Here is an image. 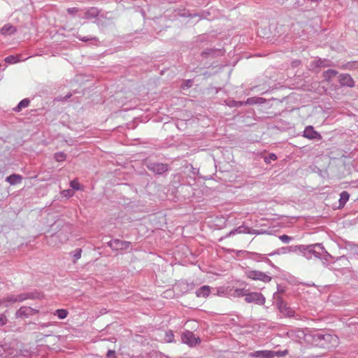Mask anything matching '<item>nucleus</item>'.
Masks as SVG:
<instances>
[{"label": "nucleus", "instance_id": "17", "mask_svg": "<svg viewBox=\"0 0 358 358\" xmlns=\"http://www.w3.org/2000/svg\"><path fill=\"white\" fill-rule=\"evenodd\" d=\"M16 31L17 29L15 27L10 24H6L1 28V33L2 35L4 36H10L12 34H14L16 32Z\"/></svg>", "mask_w": 358, "mask_h": 358}, {"label": "nucleus", "instance_id": "6", "mask_svg": "<svg viewBox=\"0 0 358 358\" xmlns=\"http://www.w3.org/2000/svg\"><path fill=\"white\" fill-rule=\"evenodd\" d=\"M247 289L245 288H227L224 292L218 291L219 294L228 298H239L245 296L246 294Z\"/></svg>", "mask_w": 358, "mask_h": 358}, {"label": "nucleus", "instance_id": "37", "mask_svg": "<svg viewBox=\"0 0 358 358\" xmlns=\"http://www.w3.org/2000/svg\"><path fill=\"white\" fill-rule=\"evenodd\" d=\"M225 102H226V104L231 108L236 107V101H235L234 99H229L226 100Z\"/></svg>", "mask_w": 358, "mask_h": 358}, {"label": "nucleus", "instance_id": "7", "mask_svg": "<svg viewBox=\"0 0 358 358\" xmlns=\"http://www.w3.org/2000/svg\"><path fill=\"white\" fill-rule=\"evenodd\" d=\"M265 231L261 230H256V229H252L251 228H250L249 227L245 225V224H242L234 229H232L227 235V236H234L236 234H256V235H259V234H264Z\"/></svg>", "mask_w": 358, "mask_h": 358}, {"label": "nucleus", "instance_id": "26", "mask_svg": "<svg viewBox=\"0 0 358 358\" xmlns=\"http://www.w3.org/2000/svg\"><path fill=\"white\" fill-rule=\"evenodd\" d=\"M98 10L95 8H92L90 10H87L85 13V17L87 18L94 17L98 15Z\"/></svg>", "mask_w": 358, "mask_h": 358}, {"label": "nucleus", "instance_id": "22", "mask_svg": "<svg viewBox=\"0 0 358 358\" xmlns=\"http://www.w3.org/2000/svg\"><path fill=\"white\" fill-rule=\"evenodd\" d=\"M266 101V99L262 97H250L245 101V105H255V104H262Z\"/></svg>", "mask_w": 358, "mask_h": 358}, {"label": "nucleus", "instance_id": "11", "mask_svg": "<svg viewBox=\"0 0 358 358\" xmlns=\"http://www.w3.org/2000/svg\"><path fill=\"white\" fill-rule=\"evenodd\" d=\"M130 242L121 241L119 239L112 240L108 243V246L112 250H115L128 249L130 246Z\"/></svg>", "mask_w": 358, "mask_h": 358}, {"label": "nucleus", "instance_id": "15", "mask_svg": "<svg viewBox=\"0 0 358 358\" xmlns=\"http://www.w3.org/2000/svg\"><path fill=\"white\" fill-rule=\"evenodd\" d=\"M33 309L30 307L22 306L16 312L17 317H28L32 315Z\"/></svg>", "mask_w": 358, "mask_h": 358}, {"label": "nucleus", "instance_id": "5", "mask_svg": "<svg viewBox=\"0 0 358 358\" xmlns=\"http://www.w3.org/2000/svg\"><path fill=\"white\" fill-rule=\"evenodd\" d=\"M245 301L248 303H254L258 305H264L266 299L261 293L257 292H250L249 289H247Z\"/></svg>", "mask_w": 358, "mask_h": 358}, {"label": "nucleus", "instance_id": "16", "mask_svg": "<svg viewBox=\"0 0 358 358\" xmlns=\"http://www.w3.org/2000/svg\"><path fill=\"white\" fill-rule=\"evenodd\" d=\"M310 332H306L304 330L296 329L294 331H291L287 333L289 337H293L295 336L296 338L301 339L303 338L306 342V336L309 334Z\"/></svg>", "mask_w": 358, "mask_h": 358}, {"label": "nucleus", "instance_id": "18", "mask_svg": "<svg viewBox=\"0 0 358 358\" xmlns=\"http://www.w3.org/2000/svg\"><path fill=\"white\" fill-rule=\"evenodd\" d=\"M22 177L18 174H12L6 178V181L11 185L19 184L22 182Z\"/></svg>", "mask_w": 358, "mask_h": 358}, {"label": "nucleus", "instance_id": "36", "mask_svg": "<svg viewBox=\"0 0 358 358\" xmlns=\"http://www.w3.org/2000/svg\"><path fill=\"white\" fill-rule=\"evenodd\" d=\"M348 69H355L358 68V62H352L347 64Z\"/></svg>", "mask_w": 358, "mask_h": 358}, {"label": "nucleus", "instance_id": "39", "mask_svg": "<svg viewBox=\"0 0 358 358\" xmlns=\"http://www.w3.org/2000/svg\"><path fill=\"white\" fill-rule=\"evenodd\" d=\"M115 352L114 350H109L107 352V357L108 358H115Z\"/></svg>", "mask_w": 358, "mask_h": 358}, {"label": "nucleus", "instance_id": "34", "mask_svg": "<svg viewBox=\"0 0 358 358\" xmlns=\"http://www.w3.org/2000/svg\"><path fill=\"white\" fill-rule=\"evenodd\" d=\"M70 186H71V187L72 189H76V190H79V189H80V183H79L77 180H71V181L70 182Z\"/></svg>", "mask_w": 358, "mask_h": 358}, {"label": "nucleus", "instance_id": "31", "mask_svg": "<svg viewBox=\"0 0 358 358\" xmlns=\"http://www.w3.org/2000/svg\"><path fill=\"white\" fill-rule=\"evenodd\" d=\"M279 239L284 243H289L293 239V238L283 234L279 236Z\"/></svg>", "mask_w": 358, "mask_h": 358}, {"label": "nucleus", "instance_id": "33", "mask_svg": "<svg viewBox=\"0 0 358 358\" xmlns=\"http://www.w3.org/2000/svg\"><path fill=\"white\" fill-rule=\"evenodd\" d=\"M288 353L287 350L283 351H273V357H284Z\"/></svg>", "mask_w": 358, "mask_h": 358}, {"label": "nucleus", "instance_id": "12", "mask_svg": "<svg viewBox=\"0 0 358 358\" xmlns=\"http://www.w3.org/2000/svg\"><path fill=\"white\" fill-rule=\"evenodd\" d=\"M303 136L310 140H320L322 136L316 131L313 126H307L303 134Z\"/></svg>", "mask_w": 358, "mask_h": 358}, {"label": "nucleus", "instance_id": "32", "mask_svg": "<svg viewBox=\"0 0 358 358\" xmlns=\"http://www.w3.org/2000/svg\"><path fill=\"white\" fill-rule=\"evenodd\" d=\"M336 261L341 262V264L343 266H344L345 267H348L349 261L346 257L341 256V257H338Z\"/></svg>", "mask_w": 358, "mask_h": 358}, {"label": "nucleus", "instance_id": "40", "mask_svg": "<svg viewBox=\"0 0 358 358\" xmlns=\"http://www.w3.org/2000/svg\"><path fill=\"white\" fill-rule=\"evenodd\" d=\"M78 9L76 8H69L67 9V12L71 15L76 13Z\"/></svg>", "mask_w": 358, "mask_h": 358}, {"label": "nucleus", "instance_id": "13", "mask_svg": "<svg viewBox=\"0 0 358 358\" xmlns=\"http://www.w3.org/2000/svg\"><path fill=\"white\" fill-rule=\"evenodd\" d=\"M340 83L343 86L353 87L355 82L349 74H341L340 76Z\"/></svg>", "mask_w": 358, "mask_h": 358}, {"label": "nucleus", "instance_id": "21", "mask_svg": "<svg viewBox=\"0 0 358 358\" xmlns=\"http://www.w3.org/2000/svg\"><path fill=\"white\" fill-rule=\"evenodd\" d=\"M30 295L28 294H21L19 295H12L8 297V301L10 302H17V301H23L27 299L30 298Z\"/></svg>", "mask_w": 358, "mask_h": 358}, {"label": "nucleus", "instance_id": "43", "mask_svg": "<svg viewBox=\"0 0 358 358\" xmlns=\"http://www.w3.org/2000/svg\"><path fill=\"white\" fill-rule=\"evenodd\" d=\"M166 336L168 337V342H172V338H173V334L171 332H170V335L169 334H166Z\"/></svg>", "mask_w": 358, "mask_h": 358}, {"label": "nucleus", "instance_id": "41", "mask_svg": "<svg viewBox=\"0 0 358 358\" xmlns=\"http://www.w3.org/2000/svg\"><path fill=\"white\" fill-rule=\"evenodd\" d=\"M326 73L329 74L331 76H334L336 75L337 72L335 70L329 69L328 71H327Z\"/></svg>", "mask_w": 358, "mask_h": 358}, {"label": "nucleus", "instance_id": "45", "mask_svg": "<svg viewBox=\"0 0 358 358\" xmlns=\"http://www.w3.org/2000/svg\"><path fill=\"white\" fill-rule=\"evenodd\" d=\"M29 355V351L28 350H24V353H23V356L24 357H27Z\"/></svg>", "mask_w": 358, "mask_h": 358}, {"label": "nucleus", "instance_id": "4", "mask_svg": "<svg viewBox=\"0 0 358 358\" xmlns=\"http://www.w3.org/2000/svg\"><path fill=\"white\" fill-rule=\"evenodd\" d=\"M245 275L248 278L253 280H260L266 283L271 280V276L260 271L246 269Z\"/></svg>", "mask_w": 358, "mask_h": 358}, {"label": "nucleus", "instance_id": "38", "mask_svg": "<svg viewBox=\"0 0 358 358\" xmlns=\"http://www.w3.org/2000/svg\"><path fill=\"white\" fill-rule=\"evenodd\" d=\"M73 192L72 189H66L62 192V194L65 197H71L73 195Z\"/></svg>", "mask_w": 358, "mask_h": 358}, {"label": "nucleus", "instance_id": "27", "mask_svg": "<svg viewBox=\"0 0 358 358\" xmlns=\"http://www.w3.org/2000/svg\"><path fill=\"white\" fill-rule=\"evenodd\" d=\"M55 315H57L58 318L63 320L67 317L68 311L66 309H58L55 311Z\"/></svg>", "mask_w": 358, "mask_h": 358}, {"label": "nucleus", "instance_id": "30", "mask_svg": "<svg viewBox=\"0 0 358 358\" xmlns=\"http://www.w3.org/2000/svg\"><path fill=\"white\" fill-rule=\"evenodd\" d=\"M277 159V156L274 153H269L267 156L264 158V162L266 164H269L271 162V161H275Z\"/></svg>", "mask_w": 358, "mask_h": 358}, {"label": "nucleus", "instance_id": "3", "mask_svg": "<svg viewBox=\"0 0 358 358\" xmlns=\"http://www.w3.org/2000/svg\"><path fill=\"white\" fill-rule=\"evenodd\" d=\"M321 348H335L338 344V337L334 334L321 332Z\"/></svg>", "mask_w": 358, "mask_h": 358}, {"label": "nucleus", "instance_id": "9", "mask_svg": "<svg viewBox=\"0 0 358 358\" xmlns=\"http://www.w3.org/2000/svg\"><path fill=\"white\" fill-rule=\"evenodd\" d=\"M306 343L315 347L321 348V345H322L321 343V332L317 331L310 332L306 336Z\"/></svg>", "mask_w": 358, "mask_h": 358}, {"label": "nucleus", "instance_id": "20", "mask_svg": "<svg viewBox=\"0 0 358 358\" xmlns=\"http://www.w3.org/2000/svg\"><path fill=\"white\" fill-rule=\"evenodd\" d=\"M210 293V287L208 285H203L196 291L198 297H207Z\"/></svg>", "mask_w": 358, "mask_h": 358}, {"label": "nucleus", "instance_id": "42", "mask_svg": "<svg viewBox=\"0 0 358 358\" xmlns=\"http://www.w3.org/2000/svg\"><path fill=\"white\" fill-rule=\"evenodd\" d=\"M6 316H5V315H1L0 316V323H1V324H6Z\"/></svg>", "mask_w": 358, "mask_h": 358}, {"label": "nucleus", "instance_id": "35", "mask_svg": "<svg viewBox=\"0 0 358 358\" xmlns=\"http://www.w3.org/2000/svg\"><path fill=\"white\" fill-rule=\"evenodd\" d=\"M82 250L80 248H78L75 250L74 254L73 255L74 261H77L81 257Z\"/></svg>", "mask_w": 358, "mask_h": 358}, {"label": "nucleus", "instance_id": "44", "mask_svg": "<svg viewBox=\"0 0 358 358\" xmlns=\"http://www.w3.org/2000/svg\"><path fill=\"white\" fill-rule=\"evenodd\" d=\"M236 107H241L243 105H245V101H236Z\"/></svg>", "mask_w": 358, "mask_h": 358}, {"label": "nucleus", "instance_id": "8", "mask_svg": "<svg viewBox=\"0 0 358 358\" xmlns=\"http://www.w3.org/2000/svg\"><path fill=\"white\" fill-rule=\"evenodd\" d=\"M181 339L183 343L187 344L189 347H194L201 342L199 337L196 336L193 332L187 330L182 333Z\"/></svg>", "mask_w": 358, "mask_h": 358}, {"label": "nucleus", "instance_id": "19", "mask_svg": "<svg viewBox=\"0 0 358 358\" xmlns=\"http://www.w3.org/2000/svg\"><path fill=\"white\" fill-rule=\"evenodd\" d=\"M27 59V58H22L21 55H10L5 58V62L7 64H16L21 61H24Z\"/></svg>", "mask_w": 358, "mask_h": 358}, {"label": "nucleus", "instance_id": "47", "mask_svg": "<svg viewBox=\"0 0 358 358\" xmlns=\"http://www.w3.org/2000/svg\"><path fill=\"white\" fill-rule=\"evenodd\" d=\"M357 247H358V245H357Z\"/></svg>", "mask_w": 358, "mask_h": 358}, {"label": "nucleus", "instance_id": "25", "mask_svg": "<svg viewBox=\"0 0 358 358\" xmlns=\"http://www.w3.org/2000/svg\"><path fill=\"white\" fill-rule=\"evenodd\" d=\"M252 259L256 262H266L269 263L271 266H273L271 261L266 257L264 255H262L259 253H253Z\"/></svg>", "mask_w": 358, "mask_h": 358}, {"label": "nucleus", "instance_id": "14", "mask_svg": "<svg viewBox=\"0 0 358 358\" xmlns=\"http://www.w3.org/2000/svg\"><path fill=\"white\" fill-rule=\"evenodd\" d=\"M250 356L257 358H273L272 350H257L250 353Z\"/></svg>", "mask_w": 358, "mask_h": 358}, {"label": "nucleus", "instance_id": "2", "mask_svg": "<svg viewBox=\"0 0 358 358\" xmlns=\"http://www.w3.org/2000/svg\"><path fill=\"white\" fill-rule=\"evenodd\" d=\"M144 165L148 170L157 175H162L169 170V165L164 163L155 162H151L150 160H146L144 162Z\"/></svg>", "mask_w": 358, "mask_h": 358}, {"label": "nucleus", "instance_id": "28", "mask_svg": "<svg viewBox=\"0 0 358 358\" xmlns=\"http://www.w3.org/2000/svg\"><path fill=\"white\" fill-rule=\"evenodd\" d=\"M54 158L57 162H63L66 159V155L62 152H57L55 154Z\"/></svg>", "mask_w": 358, "mask_h": 358}, {"label": "nucleus", "instance_id": "23", "mask_svg": "<svg viewBox=\"0 0 358 358\" xmlns=\"http://www.w3.org/2000/svg\"><path fill=\"white\" fill-rule=\"evenodd\" d=\"M350 198V194L347 191H343L340 194V199H339V208H342L344 207L347 201L349 200Z\"/></svg>", "mask_w": 358, "mask_h": 358}, {"label": "nucleus", "instance_id": "46", "mask_svg": "<svg viewBox=\"0 0 358 358\" xmlns=\"http://www.w3.org/2000/svg\"><path fill=\"white\" fill-rule=\"evenodd\" d=\"M56 237H57V235H53V236H52V238H56Z\"/></svg>", "mask_w": 358, "mask_h": 358}, {"label": "nucleus", "instance_id": "29", "mask_svg": "<svg viewBox=\"0 0 358 358\" xmlns=\"http://www.w3.org/2000/svg\"><path fill=\"white\" fill-rule=\"evenodd\" d=\"M77 38L82 41H84V42H87V41H94L96 42L98 41L97 38L96 37H92V36H82L80 35H78L77 36Z\"/></svg>", "mask_w": 358, "mask_h": 358}, {"label": "nucleus", "instance_id": "1", "mask_svg": "<svg viewBox=\"0 0 358 358\" xmlns=\"http://www.w3.org/2000/svg\"><path fill=\"white\" fill-rule=\"evenodd\" d=\"M282 250H284V252H295L296 251H299L307 259H311L313 257H314L322 261L327 262L328 258L331 257V255L327 252V251L321 243H315L308 245H292L282 248Z\"/></svg>", "mask_w": 358, "mask_h": 358}, {"label": "nucleus", "instance_id": "10", "mask_svg": "<svg viewBox=\"0 0 358 358\" xmlns=\"http://www.w3.org/2000/svg\"><path fill=\"white\" fill-rule=\"evenodd\" d=\"M277 307L279 311L285 317H294V310L287 306V303L282 300L277 301Z\"/></svg>", "mask_w": 358, "mask_h": 358}, {"label": "nucleus", "instance_id": "24", "mask_svg": "<svg viewBox=\"0 0 358 358\" xmlns=\"http://www.w3.org/2000/svg\"><path fill=\"white\" fill-rule=\"evenodd\" d=\"M30 100L29 99H24L21 100L19 103L13 108L15 112H20L22 108H25L29 106Z\"/></svg>", "mask_w": 358, "mask_h": 358}]
</instances>
